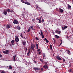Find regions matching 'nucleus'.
<instances>
[{"mask_svg": "<svg viewBox=\"0 0 73 73\" xmlns=\"http://www.w3.org/2000/svg\"><path fill=\"white\" fill-rule=\"evenodd\" d=\"M42 21L43 23H44V19H42Z\"/></svg>", "mask_w": 73, "mask_h": 73, "instance_id": "nucleus-29", "label": "nucleus"}, {"mask_svg": "<svg viewBox=\"0 0 73 73\" xmlns=\"http://www.w3.org/2000/svg\"><path fill=\"white\" fill-rule=\"evenodd\" d=\"M32 21H33V22L35 21V19H32Z\"/></svg>", "mask_w": 73, "mask_h": 73, "instance_id": "nucleus-42", "label": "nucleus"}, {"mask_svg": "<svg viewBox=\"0 0 73 73\" xmlns=\"http://www.w3.org/2000/svg\"><path fill=\"white\" fill-rule=\"evenodd\" d=\"M26 44V42H24L23 43V45H25Z\"/></svg>", "mask_w": 73, "mask_h": 73, "instance_id": "nucleus-25", "label": "nucleus"}, {"mask_svg": "<svg viewBox=\"0 0 73 73\" xmlns=\"http://www.w3.org/2000/svg\"><path fill=\"white\" fill-rule=\"evenodd\" d=\"M40 49H38L37 50V51L38 52V51H40Z\"/></svg>", "mask_w": 73, "mask_h": 73, "instance_id": "nucleus-39", "label": "nucleus"}, {"mask_svg": "<svg viewBox=\"0 0 73 73\" xmlns=\"http://www.w3.org/2000/svg\"><path fill=\"white\" fill-rule=\"evenodd\" d=\"M12 27V26L10 24H7L6 27L7 29H8L9 28H10Z\"/></svg>", "mask_w": 73, "mask_h": 73, "instance_id": "nucleus-1", "label": "nucleus"}, {"mask_svg": "<svg viewBox=\"0 0 73 73\" xmlns=\"http://www.w3.org/2000/svg\"><path fill=\"white\" fill-rule=\"evenodd\" d=\"M36 47H38V44H37V43L36 44Z\"/></svg>", "mask_w": 73, "mask_h": 73, "instance_id": "nucleus-34", "label": "nucleus"}, {"mask_svg": "<svg viewBox=\"0 0 73 73\" xmlns=\"http://www.w3.org/2000/svg\"><path fill=\"white\" fill-rule=\"evenodd\" d=\"M15 41L13 40H12L11 42V43L12 44V45H14L15 44H14V42Z\"/></svg>", "mask_w": 73, "mask_h": 73, "instance_id": "nucleus-8", "label": "nucleus"}, {"mask_svg": "<svg viewBox=\"0 0 73 73\" xmlns=\"http://www.w3.org/2000/svg\"><path fill=\"white\" fill-rule=\"evenodd\" d=\"M72 70V69H70V70H68V72H71Z\"/></svg>", "mask_w": 73, "mask_h": 73, "instance_id": "nucleus-24", "label": "nucleus"}, {"mask_svg": "<svg viewBox=\"0 0 73 73\" xmlns=\"http://www.w3.org/2000/svg\"><path fill=\"white\" fill-rule=\"evenodd\" d=\"M23 0H23H24V1H27V0Z\"/></svg>", "mask_w": 73, "mask_h": 73, "instance_id": "nucleus-61", "label": "nucleus"}, {"mask_svg": "<svg viewBox=\"0 0 73 73\" xmlns=\"http://www.w3.org/2000/svg\"><path fill=\"white\" fill-rule=\"evenodd\" d=\"M46 42H47L48 43V42H49V41L48 40H46Z\"/></svg>", "mask_w": 73, "mask_h": 73, "instance_id": "nucleus-28", "label": "nucleus"}, {"mask_svg": "<svg viewBox=\"0 0 73 73\" xmlns=\"http://www.w3.org/2000/svg\"><path fill=\"white\" fill-rule=\"evenodd\" d=\"M21 69H23V67H21Z\"/></svg>", "mask_w": 73, "mask_h": 73, "instance_id": "nucleus-64", "label": "nucleus"}, {"mask_svg": "<svg viewBox=\"0 0 73 73\" xmlns=\"http://www.w3.org/2000/svg\"><path fill=\"white\" fill-rule=\"evenodd\" d=\"M53 40H54V38H52Z\"/></svg>", "mask_w": 73, "mask_h": 73, "instance_id": "nucleus-63", "label": "nucleus"}, {"mask_svg": "<svg viewBox=\"0 0 73 73\" xmlns=\"http://www.w3.org/2000/svg\"><path fill=\"white\" fill-rule=\"evenodd\" d=\"M2 57V55L1 54L0 55V57Z\"/></svg>", "mask_w": 73, "mask_h": 73, "instance_id": "nucleus-47", "label": "nucleus"}, {"mask_svg": "<svg viewBox=\"0 0 73 73\" xmlns=\"http://www.w3.org/2000/svg\"><path fill=\"white\" fill-rule=\"evenodd\" d=\"M33 46H34L35 48V44H33Z\"/></svg>", "mask_w": 73, "mask_h": 73, "instance_id": "nucleus-52", "label": "nucleus"}, {"mask_svg": "<svg viewBox=\"0 0 73 73\" xmlns=\"http://www.w3.org/2000/svg\"><path fill=\"white\" fill-rule=\"evenodd\" d=\"M62 30H64V29H65V28H64V27H62Z\"/></svg>", "mask_w": 73, "mask_h": 73, "instance_id": "nucleus-35", "label": "nucleus"}, {"mask_svg": "<svg viewBox=\"0 0 73 73\" xmlns=\"http://www.w3.org/2000/svg\"><path fill=\"white\" fill-rule=\"evenodd\" d=\"M36 20H40V19H38L37 18L36 19Z\"/></svg>", "mask_w": 73, "mask_h": 73, "instance_id": "nucleus-38", "label": "nucleus"}, {"mask_svg": "<svg viewBox=\"0 0 73 73\" xmlns=\"http://www.w3.org/2000/svg\"><path fill=\"white\" fill-rule=\"evenodd\" d=\"M31 46L32 49H33V50H34V49H35V47H33V44L32 43L31 44Z\"/></svg>", "mask_w": 73, "mask_h": 73, "instance_id": "nucleus-11", "label": "nucleus"}, {"mask_svg": "<svg viewBox=\"0 0 73 73\" xmlns=\"http://www.w3.org/2000/svg\"><path fill=\"white\" fill-rule=\"evenodd\" d=\"M9 69H11L12 68V66H9Z\"/></svg>", "mask_w": 73, "mask_h": 73, "instance_id": "nucleus-16", "label": "nucleus"}, {"mask_svg": "<svg viewBox=\"0 0 73 73\" xmlns=\"http://www.w3.org/2000/svg\"><path fill=\"white\" fill-rule=\"evenodd\" d=\"M44 40H46V38H45L44 39Z\"/></svg>", "mask_w": 73, "mask_h": 73, "instance_id": "nucleus-53", "label": "nucleus"}, {"mask_svg": "<svg viewBox=\"0 0 73 73\" xmlns=\"http://www.w3.org/2000/svg\"><path fill=\"white\" fill-rule=\"evenodd\" d=\"M56 58L59 60H61V58L60 56H56Z\"/></svg>", "mask_w": 73, "mask_h": 73, "instance_id": "nucleus-9", "label": "nucleus"}, {"mask_svg": "<svg viewBox=\"0 0 73 73\" xmlns=\"http://www.w3.org/2000/svg\"><path fill=\"white\" fill-rule=\"evenodd\" d=\"M40 31L41 32V33H40L39 34L40 35V36H42V38H44V35H43V33H42V31L41 30Z\"/></svg>", "mask_w": 73, "mask_h": 73, "instance_id": "nucleus-3", "label": "nucleus"}, {"mask_svg": "<svg viewBox=\"0 0 73 73\" xmlns=\"http://www.w3.org/2000/svg\"><path fill=\"white\" fill-rule=\"evenodd\" d=\"M30 50L29 51V52H28L27 54H29L30 53Z\"/></svg>", "mask_w": 73, "mask_h": 73, "instance_id": "nucleus-31", "label": "nucleus"}, {"mask_svg": "<svg viewBox=\"0 0 73 73\" xmlns=\"http://www.w3.org/2000/svg\"><path fill=\"white\" fill-rule=\"evenodd\" d=\"M43 67L44 69H48V67L46 65H44L43 66Z\"/></svg>", "mask_w": 73, "mask_h": 73, "instance_id": "nucleus-10", "label": "nucleus"}, {"mask_svg": "<svg viewBox=\"0 0 73 73\" xmlns=\"http://www.w3.org/2000/svg\"><path fill=\"white\" fill-rule=\"evenodd\" d=\"M38 8H39L40 9V8H39V7H38V6H36V9H38Z\"/></svg>", "mask_w": 73, "mask_h": 73, "instance_id": "nucleus-22", "label": "nucleus"}, {"mask_svg": "<svg viewBox=\"0 0 73 73\" xmlns=\"http://www.w3.org/2000/svg\"><path fill=\"white\" fill-rule=\"evenodd\" d=\"M55 37L56 38H59V36L57 35H55Z\"/></svg>", "mask_w": 73, "mask_h": 73, "instance_id": "nucleus-23", "label": "nucleus"}, {"mask_svg": "<svg viewBox=\"0 0 73 73\" xmlns=\"http://www.w3.org/2000/svg\"><path fill=\"white\" fill-rule=\"evenodd\" d=\"M13 58H15V56H13Z\"/></svg>", "mask_w": 73, "mask_h": 73, "instance_id": "nucleus-41", "label": "nucleus"}, {"mask_svg": "<svg viewBox=\"0 0 73 73\" xmlns=\"http://www.w3.org/2000/svg\"><path fill=\"white\" fill-rule=\"evenodd\" d=\"M22 2L23 3H25V4H27V5H30L31 4L28 2H25L24 1L21 0Z\"/></svg>", "mask_w": 73, "mask_h": 73, "instance_id": "nucleus-2", "label": "nucleus"}, {"mask_svg": "<svg viewBox=\"0 0 73 73\" xmlns=\"http://www.w3.org/2000/svg\"><path fill=\"white\" fill-rule=\"evenodd\" d=\"M6 11L9 12H11V10H10V9H8L6 10Z\"/></svg>", "mask_w": 73, "mask_h": 73, "instance_id": "nucleus-17", "label": "nucleus"}, {"mask_svg": "<svg viewBox=\"0 0 73 73\" xmlns=\"http://www.w3.org/2000/svg\"><path fill=\"white\" fill-rule=\"evenodd\" d=\"M39 23H41V20H39L38 21Z\"/></svg>", "mask_w": 73, "mask_h": 73, "instance_id": "nucleus-32", "label": "nucleus"}, {"mask_svg": "<svg viewBox=\"0 0 73 73\" xmlns=\"http://www.w3.org/2000/svg\"><path fill=\"white\" fill-rule=\"evenodd\" d=\"M36 40H38V38H37V37H36Z\"/></svg>", "mask_w": 73, "mask_h": 73, "instance_id": "nucleus-50", "label": "nucleus"}, {"mask_svg": "<svg viewBox=\"0 0 73 73\" xmlns=\"http://www.w3.org/2000/svg\"><path fill=\"white\" fill-rule=\"evenodd\" d=\"M9 46H11V47H12V44H9Z\"/></svg>", "mask_w": 73, "mask_h": 73, "instance_id": "nucleus-40", "label": "nucleus"}, {"mask_svg": "<svg viewBox=\"0 0 73 73\" xmlns=\"http://www.w3.org/2000/svg\"><path fill=\"white\" fill-rule=\"evenodd\" d=\"M13 61H15V59L13 58Z\"/></svg>", "mask_w": 73, "mask_h": 73, "instance_id": "nucleus-46", "label": "nucleus"}, {"mask_svg": "<svg viewBox=\"0 0 73 73\" xmlns=\"http://www.w3.org/2000/svg\"><path fill=\"white\" fill-rule=\"evenodd\" d=\"M30 31H31V28L29 27V28L27 30V32H30Z\"/></svg>", "mask_w": 73, "mask_h": 73, "instance_id": "nucleus-19", "label": "nucleus"}, {"mask_svg": "<svg viewBox=\"0 0 73 73\" xmlns=\"http://www.w3.org/2000/svg\"><path fill=\"white\" fill-rule=\"evenodd\" d=\"M38 54H41V52H39L38 53Z\"/></svg>", "mask_w": 73, "mask_h": 73, "instance_id": "nucleus-48", "label": "nucleus"}, {"mask_svg": "<svg viewBox=\"0 0 73 73\" xmlns=\"http://www.w3.org/2000/svg\"><path fill=\"white\" fill-rule=\"evenodd\" d=\"M17 28L18 29H19V30H20V27H17Z\"/></svg>", "mask_w": 73, "mask_h": 73, "instance_id": "nucleus-30", "label": "nucleus"}, {"mask_svg": "<svg viewBox=\"0 0 73 73\" xmlns=\"http://www.w3.org/2000/svg\"><path fill=\"white\" fill-rule=\"evenodd\" d=\"M14 56H15V57H16L17 56L16 55H15Z\"/></svg>", "mask_w": 73, "mask_h": 73, "instance_id": "nucleus-56", "label": "nucleus"}, {"mask_svg": "<svg viewBox=\"0 0 73 73\" xmlns=\"http://www.w3.org/2000/svg\"><path fill=\"white\" fill-rule=\"evenodd\" d=\"M40 70H42H42H43V68H40Z\"/></svg>", "mask_w": 73, "mask_h": 73, "instance_id": "nucleus-37", "label": "nucleus"}, {"mask_svg": "<svg viewBox=\"0 0 73 73\" xmlns=\"http://www.w3.org/2000/svg\"><path fill=\"white\" fill-rule=\"evenodd\" d=\"M13 23L14 24H19V22L16 20H14L13 21Z\"/></svg>", "mask_w": 73, "mask_h": 73, "instance_id": "nucleus-6", "label": "nucleus"}, {"mask_svg": "<svg viewBox=\"0 0 73 73\" xmlns=\"http://www.w3.org/2000/svg\"><path fill=\"white\" fill-rule=\"evenodd\" d=\"M15 41L16 42H19V37L18 36H15Z\"/></svg>", "mask_w": 73, "mask_h": 73, "instance_id": "nucleus-4", "label": "nucleus"}, {"mask_svg": "<svg viewBox=\"0 0 73 73\" xmlns=\"http://www.w3.org/2000/svg\"><path fill=\"white\" fill-rule=\"evenodd\" d=\"M38 47H36L37 49H38Z\"/></svg>", "mask_w": 73, "mask_h": 73, "instance_id": "nucleus-55", "label": "nucleus"}, {"mask_svg": "<svg viewBox=\"0 0 73 73\" xmlns=\"http://www.w3.org/2000/svg\"><path fill=\"white\" fill-rule=\"evenodd\" d=\"M9 52V51L8 50H5L3 52V53H4V54H8Z\"/></svg>", "mask_w": 73, "mask_h": 73, "instance_id": "nucleus-5", "label": "nucleus"}, {"mask_svg": "<svg viewBox=\"0 0 73 73\" xmlns=\"http://www.w3.org/2000/svg\"><path fill=\"white\" fill-rule=\"evenodd\" d=\"M3 14L4 15H6L7 14V12H6V11H5V10L3 11Z\"/></svg>", "mask_w": 73, "mask_h": 73, "instance_id": "nucleus-14", "label": "nucleus"}, {"mask_svg": "<svg viewBox=\"0 0 73 73\" xmlns=\"http://www.w3.org/2000/svg\"><path fill=\"white\" fill-rule=\"evenodd\" d=\"M21 37L23 38V35H21Z\"/></svg>", "mask_w": 73, "mask_h": 73, "instance_id": "nucleus-45", "label": "nucleus"}, {"mask_svg": "<svg viewBox=\"0 0 73 73\" xmlns=\"http://www.w3.org/2000/svg\"><path fill=\"white\" fill-rule=\"evenodd\" d=\"M63 62H65V59H63Z\"/></svg>", "mask_w": 73, "mask_h": 73, "instance_id": "nucleus-43", "label": "nucleus"}, {"mask_svg": "<svg viewBox=\"0 0 73 73\" xmlns=\"http://www.w3.org/2000/svg\"><path fill=\"white\" fill-rule=\"evenodd\" d=\"M54 44H55L56 43V40H54Z\"/></svg>", "mask_w": 73, "mask_h": 73, "instance_id": "nucleus-36", "label": "nucleus"}, {"mask_svg": "<svg viewBox=\"0 0 73 73\" xmlns=\"http://www.w3.org/2000/svg\"><path fill=\"white\" fill-rule=\"evenodd\" d=\"M29 28H30V29H31L32 30H33V27L32 26H30Z\"/></svg>", "mask_w": 73, "mask_h": 73, "instance_id": "nucleus-20", "label": "nucleus"}, {"mask_svg": "<svg viewBox=\"0 0 73 73\" xmlns=\"http://www.w3.org/2000/svg\"><path fill=\"white\" fill-rule=\"evenodd\" d=\"M42 56H43V58H44V57H45V53L43 54Z\"/></svg>", "mask_w": 73, "mask_h": 73, "instance_id": "nucleus-21", "label": "nucleus"}, {"mask_svg": "<svg viewBox=\"0 0 73 73\" xmlns=\"http://www.w3.org/2000/svg\"><path fill=\"white\" fill-rule=\"evenodd\" d=\"M60 10V12L61 13H62V12H63V10L62 9H61L60 8L59 9Z\"/></svg>", "mask_w": 73, "mask_h": 73, "instance_id": "nucleus-15", "label": "nucleus"}, {"mask_svg": "<svg viewBox=\"0 0 73 73\" xmlns=\"http://www.w3.org/2000/svg\"><path fill=\"white\" fill-rule=\"evenodd\" d=\"M40 61H41V62H43V60L42 59H40Z\"/></svg>", "mask_w": 73, "mask_h": 73, "instance_id": "nucleus-26", "label": "nucleus"}, {"mask_svg": "<svg viewBox=\"0 0 73 73\" xmlns=\"http://www.w3.org/2000/svg\"><path fill=\"white\" fill-rule=\"evenodd\" d=\"M50 46L51 49H52V45H50Z\"/></svg>", "mask_w": 73, "mask_h": 73, "instance_id": "nucleus-27", "label": "nucleus"}, {"mask_svg": "<svg viewBox=\"0 0 73 73\" xmlns=\"http://www.w3.org/2000/svg\"><path fill=\"white\" fill-rule=\"evenodd\" d=\"M68 9H71V6L70 5H68Z\"/></svg>", "mask_w": 73, "mask_h": 73, "instance_id": "nucleus-13", "label": "nucleus"}, {"mask_svg": "<svg viewBox=\"0 0 73 73\" xmlns=\"http://www.w3.org/2000/svg\"><path fill=\"white\" fill-rule=\"evenodd\" d=\"M23 34H22V33H21V36H22Z\"/></svg>", "mask_w": 73, "mask_h": 73, "instance_id": "nucleus-59", "label": "nucleus"}, {"mask_svg": "<svg viewBox=\"0 0 73 73\" xmlns=\"http://www.w3.org/2000/svg\"><path fill=\"white\" fill-rule=\"evenodd\" d=\"M27 55L28 56H29V54H27Z\"/></svg>", "mask_w": 73, "mask_h": 73, "instance_id": "nucleus-62", "label": "nucleus"}, {"mask_svg": "<svg viewBox=\"0 0 73 73\" xmlns=\"http://www.w3.org/2000/svg\"><path fill=\"white\" fill-rule=\"evenodd\" d=\"M67 27H68L67 26H65L64 27V29H66V28H67Z\"/></svg>", "mask_w": 73, "mask_h": 73, "instance_id": "nucleus-33", "label": "nucleus"}, {"mask_svg": "<svg viewBox=\"0 0 73 73\" xmlns=\"http://www.w3.org/2000/svg\"><path fill=\"white\" fill-rule=\"evenodd\" d=\"M45 64H47V63L46 62H45Z\"/></svg>", "mask_w": 73, "mask_h": 73, "instance_id": "nucleus-58", "label": "nucleus"}, {"mask_svg": "<svg viewBox=\"0 0 73 73\" xmlns=\"http://www.w3.org/2000/svg\"><path fill=\"white\" fill-rule=\"evenodd\" d=\"M28 50V48H26V49H25V50Z\"/></svg>", "mask_w": 73, "mask_h": 73, "instance_id": "nucleus-44", "label": "nucleus"}, {"mask_svg": "<svg viewBox=\"0 0 73 73\" xmlns=\"http://www.w3.org/2000/svg\"><path fill=\"white\" fill-rule=\"evenodd\" d=\"M61 44H62V43H60V45H59L60 46V45H61Z\"/></svg>", "mask_w": 73, "mask_h": 73, "instance_id": "nucleus-54", "label": "nucleus"}, {"mask_svg": "<svg viewBox=\"0 0 73 73\" xmlns=\"http://www.w3.org/2000/svg\"><path fill=\"white\" fill-rule=\"evenodd\" d=\"M34 70H35V71H36V70H40V69H39V68H37V67H35L34 68Z\"/></svg>", "mask_w": 73, "mask_h": 73, "instance_id": "nucleus-7", "label": "nucleus"}, {"mask_svg": "<svg viewBox=\"0 0 73 73\" xmlns=\"http://www.w3.org/2000/svg\"><path fill=\"white\" fill-rule=\"evenodd\" d=\"M10 12H13V11H10Z\"/></svg>", "mask_w": 73, "mask_h": 73, "instance_id": "nucleus-60", "label": "nucleus"}, {"mask_svg": "<svg viewBox=\"0 0 73 73\" xmlns=\"http://www.w3.org/2000/svg\"><path fill=\"white\" fill-rule=\"evenodd\" d=\"M66 51L68 52V54H70V51L67 50Z\"/></svg>", "mask_w": 73, "mask_h": 73, "instance_id": "nucleus-18", "label": "nucleus"}, {"mask_svg": "<svg viewBox=\"0 0 73 73\" xmlns=\"http://www.w3.org/2000/svg\"><path fill=\"white\" fill-rule=\"evenodd\" d=\"M13 73H16V71H15L13 72Z\"/></svg>", "mask_w": 73, "mask_h": 73, "instance_id": "nucleus-49", "label": "nucleus"}, {"mask_svg": "<svg viewBox=\"0 0 73 73\" xmlns=\"http://www.w3.org/2000/svg\"><path fill=\"white\" fill-rule=\"evenodd\" d=\"M60 41L61 42V43L62 42V40H61Z\"/></svg>", "mask_w": 73, "mask_h": 73, "instance_id": "nucleus-51", "label": "nucleus"}, {"mask_svg": "<svg viewBox=\"0 0 73 73\" xmlns=\"http://www.w3.org/2000/svg\"><path fill=\"white\" fill-rule=\"evenodd\" d=\"M52 33L53 34H54V33H55L54 32H52Z\"/></svg>", "mask_w": 73, "mask_h": 73, "instance_id": "nucleus-57", "label": "nucleus"}, {"mask_svg": "<svg viewBox=\"0 0 73 73\" xmlns=\"http://www.w3.org/2000/svg\"><path fill=\"white\" fill-rule=\"evenodd\" d=\"M56 33H58V34H60L61 33V31H58L57 30L55 32Z\"/></svg>", "mask_w": 73, "mask_h": 73, "instance_id": "nucleus-12", "label": "nucleus"}]
</instances>
